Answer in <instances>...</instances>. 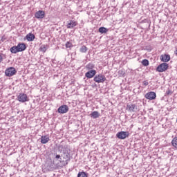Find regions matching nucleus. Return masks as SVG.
<instances>
[{
    "label": "nucleus",
    "mask_w": 177,
    "mask_h": 177,
    "mask_svg": "<svg viewBox=\"0 0 177 177\" xmlns=\"http://www.w3.org/2000/svg\"><path fill=\"white\" fill-rule=\"evenodd\" d=\"M65 46L66 48H73V44L70 41H67Z\"/></svg>",
    "instance_id": "nucleus-25"
},
{
    "label": "nucleus",
    "mask_w": 177,
    "mask_h": 177,
    "mask_svg": "<svg viewBox=\"0 0 177 177\" xmlns=\"http://www.w3.org/2000/svg\"><path fill=\"white\" fill-rule=\"evenodd\" d=\"M94 75H96V70H91L85 73V77L89 79L93 78Z\"/></svg>",
    "instance_id": "nucleus-11"
},
{
    "label": "nucleus",
    "mask_w": 177,
    "mask_h": 177,
    "mask_svg": "<svg viewBox=\"0 0 177 177\" xmlns=\"http://www.w3.org/2000/svg\"><path fill=\"white\" fill-rule=\"evenodd\" d=\"M17 100L21 103H26V102H28V97L27 96V94L20 93L17 96Z\"/></svg>",
    "instance_id": "nucleus-3"
},
{
    "label": "nucleus",
    "mask_w": 177,
    "mask_h": 177,
    "mask_svg": "<svg viewBox=\"0 0 177 177\" xmlns=\"http://www.w3.org/2000/svg\"><path fill=\"white\" fill-rule=\"evenodd\" d=\"M160 60L161 62H163L164 63H168V62H169V60H171V56H169V55H162L160 56Z\"/></svg>",
    "instance_id": "nucleus-10"
},
{
    "label": "nucleus",
    "mask_w": 177,
    "mask_h": 177,
    "mask_svg": "<svg viewBox=\"0 0 177 177\" xmlns=\"http://www.w3.org/2000/svg\"><path fill=\"white\" fill-rule=\"evenodd\" d=\"M77 177H88V174L85 171H80L77 174Z\"/></svg>",
    "instance_id": "nucleus-23"
},
{
    "label": "nucleus",
    "mask_w": 177,
    "mask_h": 177,
    "mask_svg": "<svg viewBox=\"0 0 177 177\" xmlns=\"http://www.w3.org/2000/svg\"><path fill=\"white\" fill-rule=\"evenodd\" d=\"M117 138H118V139H127V138H128L129 136V132L128 131H120L118 132L116 134Z\"/></svg>",
    "instance_id": "nucleus-5"
},
{
    "label": "nucleus",
    "mask_w": 177,
    "mask_h": 177,
    "mask_svg": "<svg viewBox=\"0 0 177 177\" xmlns=\"http://www.w3.org/2000/svg\"><path fill=\"white\" fill-rule=\"evenodd\" d=\"M127 110L128 111H130V113H136V111H139L138 106H136V104H134L127 105Z\"/></svg>",
    "instance_id": "nucleus-6"
},
{
    "label": "nucleus",
    "mask_w": 177,
    "mask_h": 177,
    "mask_svg": "<svg viewBox=\"0 0 177 177\" xmlns=\"http://www.w3.org/2000/svg\"><path fill=\"white\" fill-rule=\"evenodd\" d=\"M172 93H173L172 91L169 88H168L166 91V95L167 96H169V95H172Z\"/></svg>",
    "instance_id": "nucleus-27"
},
{
    "label": "nucleus",
    "mask_w": 177,
    "mask_h": 177,
    "mask_svg": "<svg viewBox=\"0 0 177 177\" xmlns=\"http://www.w3.org/2000/svg\"><path fill=\"white\" fill-rule=\"evenodd\" d=\"M171 145L173 146V147H174V149H176V150H177V137L173 138V140H171Z\"/></svg>",
    "instance_id": "nucleus-19"
},
{
    "label": "nucleus",
    "mask_w": 177,
    "mask_h": 177,
    "mask_svg": "<svg viewBox=\"0 0 177 177\" xmlns=\"http://www.w3.org/2000/svg\"><path fill=\"white\" fill-rule=\"evenodd\" d=\"M142 66H145V67L146 66H149V60H147V59H143L142 61Z\"/></svg>",
    "instance_id": "nucleus-24"
},
{
    "label": "nucleus",
    "mask_w": 177,
    "mask_h": 177,
    "mask_svg": "<svg viewBox=\"0 0 177 177\" xmlns=\"http://www.w3.org/2000/svg\"><path fill=\"white\" fill-rule=\"evenodd\" d=\"M49 140L50 139L49 137H48V136H42L41 137V143H42V145H46V143H48Z\"/></svg>",
    "instance_id": "nucleus-14"
},
{
    "label": "nucleus",
    "mask_w": 177,
    "mask_h": 177,
    "mask_svg": "<svg viewBox=\"0 0 177 177\" xmlns=\"http://www.w3.org/2000/svg\"><path fill=\"white\" fill-rule=\"evenodd\" d=\"M142 84L145 85V86H147V85H149V82L144 81V82H142Z\"/></svg>",
    "instance_id": "nucleus-28"
},
{
    "label": "nucleus",
    "mask_w": 177,
    "mask_h": 177,
    "mask_svg": "<svg viewBox=\"0 0 177 177\" xmlns=\"http://www.w3.org/2000/svg\"><path fill=\"white\" fill-rule=\"evenodd\" d=\"M156 93L151 91L149 93H147L145 95L146 99H148L149 100H154L156 99Z\"/></svg>",
    "instance_id": "nucleus-9"
},
{
    "label": "nucleus",
    "mask_w": 177,
    "mask_h": 177,
    "mask_svg": "<svg viewBox=\"0 0 177 177\" xmlns=\"http://www.w3.org/2000/svg\"><path fill=\"white\" fill-rule=\"evenodd\" d=\"M93 81L97 84H103L106 81V76L103 74L96 75L93 78Z\"/></svg>",
    "instance_id": "nucleus-1"
},
{
    "label": "nucleus",
    "mask_w": 177,
    "mask_h": 177,
    "mask_svg": "<svg viewBox=\"0 0 177 177\" xmlns=\"http://www.w3.org/2000/svg\"><path fill=\"white\" fill-rule=\"evenodd\" d=\"M26 38L27 41H28L29 42H31L34 41V39H35V35H34V34L32 33H29L26 35Z\"/></svg>",
    "instance_id": "nucleus-16"
},
{
    "label": "nucleus",
    "mask_w": 177,
    "mask_h": 177,
    "mask_svg": "<svg viewBox=\"0 0 177 177\" xmlns=\"http://www.w3.org/2000/svg\"><path fill=\"white\" fill-rule=\"evenodd\" d=\"M98 31H99V32H100L101 34H106V33L109 31V29H107V28H105V27H100V28L98 29Z\"/></svg>",
    "instance_id": "nucleus-18"
},
{
    "label": "nucleus",
    "mask_w": 177,
    "mask_h": 177,
    "mask_svg": "<svg viewBox=\"0 0 177 177\" xmlns=\"http://www.w3.org/2000/svg\"><path fill=\"white\" fill-rule=\"evenodd\" d=\"M18 50L19 52H23L24 50H26V44L24 43H19L17 46Z\"/></svg>",
    "instance_id": "nucleus-17"
},
{
    "label": "nucleus",
    "mask_w": 177,
    "mask_h": 177,
    "mask_svg": "<svg viewBox=\"0 0 177 177\" xmlns=\"http://www.w3.org/2000/svg\"><path fill=\"white\" fill-rule=\"evenodd\" d=\"M62 157L64 160H65V165H67L70 160H71V158H70V155L68 154V153H64L63 155H62Z\"/></svg>",
    "instance_id": "nucleus-13"
},
{
    "label": "nucleus",
    "mask_w": 177,
    "mask_h": 177,
    "mask_svg": "<svg viewBox=\"0 0 177 177\" xmlns=\"http://www.w3.org/2000/svg\"><path fill=\"white\" fill-rule=\"evenodd\" d=\"M168 67H169L168 64L162 63L158 66V67L156 68V71H158V73H164V71H167V70H168Z\"/></svg>",
    "instance_id": "nucleus-2"
},
{
    "label": "nucleus",
    "mask_w": 177,
    "mask_h": 177,
    "mask_svg": "<svg viewBox=\"0 0 177 177\" xmlns=\"http://www.w3.org/2000/svg\"><path fill=\"white\" fill-rule=\"evenodd\" d=\"M61 156H60V155H56L55 156V158H56V160H62V158H60Z\"/></svg>",
    "instance_id": "nucleus-29"
},
{
    "label": "nucleus",
    "mask_w": 177,
    "mask_h": 177,
    "mask_svg": "<svg viewBox=\"0 0 177 177\" xmlns=\"http://www.w3.org/2000/svg\"><path fill=\"white\" fill-rule=\"evenodd\" d=\"M90 116L91 118L96 120V118H99V117H100V113H99L97 111H95L90 114Z\"/></svg>",
    "instance_id": "nucleus-15"
},
{
    "label": "nucleus",
    "mask_w": 177,
    "mask_h": 177,
    "mask_svg": "<svg viewBox=\"0 0 177 177\" xmlns=\"http://www.w3.org/2000/svg\"><path fill=\"white\" fill-rule=\"evenodd\" d=\"M86 70H93V68H95V64L89 63L86 66Z\"/></svg>",
    "instance_id": "nucleus-22"
},
{
    "label": "nucleus",
    "mask_w": 177,
    "mask_h": 177,
    "mask_svg": "<svg viewBox=\"0 0 177 177\" xmlns=\"http://www.w3.org/2000/svg\"><path fill=\"white\" fill-rule=\"evenodd\" d=\"M10 52L11 53H17L18 52H20V51L19 50L17 46H15L10 48Z\"/></svg>",
    "instance_id": "nucleus-20"
},
{
    "label": "nucleus",
    "mask_w": 177,
    "mask_h": 177,
    "mask_svg": "<svg viewBox=\"0 0 177 177\" xmlns=\"http://www.w3.org/2000/svg\"><path fill=\"white\" fill-rule=\"evenodd\" d=\"M76 26H78V23L74 20H71L66 25L67 28H74Z\"/></svg>",
    "instance_id": "nucleus-12"
},
{
    "label": "nucleus",
    "mask_w": 177,
    "mask_h": 177,
    "mask_svg": "<svg viewBox=\"0 0 177 177\" xmlns=\"http://www.w3.org/2000/svg\"><path fill=\"white\" fill-rule=\"evenodd\" d=\"M80 52H81V53H86V52H88V48L85 46H82L80 48Z\"/></svg>",
    "instance_id": "nucleus-21"
},
{
    "label": "nucleus",
    "mask_w": 177,
    "mask_h": 177,
    "mask_svg": "<svg viewBox=\"0 0 177 177\" xmlns=\"http://www.w3.org/2000/svg\"><path fill=\"white\" fill-rule=\"evenodd\" d=\"M35 17L36 19H44L45 17V11L44 10H39L35 14Z\"/></svg>",
    "instance_id": "nucleus-8"
},
{
    "label": "nucleus",
    "mask_w": 177,
    "mask_h": 177,
    "mask_svg": "<svg viewBox=\"0 0 177 177\" xmlns=\"http://www.w3.org/2000/svg\"><path fill=\"white\" fill-rule=\"evenodd\" d=\"M16 73H17V71H16V68L10 67L6 70L5 75L6 77H13V75H16Z\"/></svg>",
    "instance_id": "nucleus-4"
},
{
    "label": "nucleus",
    "mask_w": 177,
    "mask_h": 177,
    "mask_svg": "<svg viewBox=\"0 0 177 177\" xmlns=\"http://www.w3.org/2000/svg\"><path fill=\"white\" fill-rule=\"evenodd\" d=\"M175 54H176V56H177V48H176V51H175Z\"/></svg>",
    "instance_id": "nucleus-31"
},
{
    "label": "nucleus",
    "mask_w": 177,
    "mask_h": 177,
    "mask_svg": "<svg viewBox=\"0 0 177 177\" xmlns=\"http://www.w3.org/2000/svg\"><path fill=\"white\" fill-rule=\"evenodd\" d=\"M57 111L59 114H66L68 111V106L67 105H62L58 108Z\"/></svg>",
    "instance_id": "nucleus-7"
},
{
    "label": "nucleus",
    "mask_w": 177,
    "mask_h": 177,
    "mask_svg": "<svg viewBox=\"0 0 177 177\" xmlns=\"http://www.w3.org/2000/svg\"><path fill=\"white\" fill-rule=\"evenodd\" d=\"M39 49L41 52H46V46L45 45H42Z\"/></svg>",
    "instance_id": "nucleus-26"
},
{
    "label": "nucleus",
    "mask_w": 177,
    "mask_h": 177,
    "mask_svg": "<svg viewBox=\"0 0 177 177\" xmlns=\"http://www.w3.org/2000/svg\"><path fill=\"white\" fill-rule=\"evenodd\" d=\"M3 60V57H2V54H0V63Z\"/></svg>",
    "instance_id": "nucleus-30"
}]
</instances>
